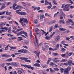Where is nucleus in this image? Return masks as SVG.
Here are the masks:
<instances>
[{"label":"nucleus","instance_id":"412c9836","mask_svg":"<svg viewBox=\"0 0 74 74\" xmlns=\"http://www.w3.org/2000/svg\"><path fill=\"white\" fill-rule=\"evenodd\" d=\"M66 30V29H64L63 28H60L59 29V30H60V31H65Z\"/></svg>","mask_w":74,"mask_h":74},{"label":"nucleus","instance_id":"8fccbe9b","mask_svg":"<svg viewBox=\"0 0 74 74\" xmlns=\"http://www.w3.org/2000/svg\"><path fill=\"white\" fill-rule=\"evenodd\" d=\"M55 65V63L52 62L50 64V66H54Z\"/></svg>","mask_w":74,"mask_h":74},{"label":"nucleus","instance_id":"9b49d317","mask_svg":"<svg viewBox=\"0 0 74 74\" xmlns=\"http://www.w3.org/2000/svg\"><path fill=\"white\" fill-rule=\"evenodd\" d=\"M34 53L36 54L37 53L36 55V56H38V58H39V55L40 54V52H37V51H35L34 52Z\"/></svg>","mask_w":74,"mask_h":74},{"label":"nucleus","instance_id":"f03ea898","mask_svg":"<svg viewBox=\"0 0 74 74\" xmlns=\"http://www.w3.org/2000/svg\"><path fill=\"white\" fill-rule=\"evenodd\" d=\"M21 60H24L25 62H27L28 63H31V60H28V58H26L25 57H21L20 58Z\"/></svg>","mask_w":74,"mask_h":74},{"label":"nucleus","instance_id":"2eb2a0df","mask_svg":"<svg viewBox=\"0 0 74 74\" xmlns=\"http://www.w3.org/2000/svg\"><path fill=\"white\" fill-rule=\"evenodd\" d=\"M17 5V4H16V3H14L13 4V6H12V8L14 9V10H15V6Z\"/></svg>","mask_w":74,"mask_h":74},{"label":"nucleus","instance_id":"7ed1b4c3","mask_svg":"<svg viewBox=\"0 0 74 74\" xmlns=\"http://www.w3.org/2000/svg\"><path fill=\"white\" fill-rule=\"evenodd\" d=\"M67 63H64L63 64V65L64 66H71V64L72 63V60H70L69 61H68V62H67Z\"/></svg>","mask_w":74,"mask_h":74},{"label":"nucleus","instance_id":"0e129e2a","mask_svg":"<svg viewBox=\"0 0 74 74\" xmlns=\"http://www.w3.org/2000/svg\"><path fill=\"white\" fill-rule=\"evenodd\" d=\"M6 64L8 66H10V65H12V64H11H11H10V63H6Z\"/></svg>","mask_w":74,"mask_h":74},{"label":"nucleus","instance_id":"2f4dec72","mask_svg":"<svg viewBox=\"0 0 74 74\" xmlns=\"http://www.w3.org/2000/svg\"><path fill=\"white\" fill-rule=\"evenodd\" d=\"M54 71H59V69L58 68H54Z\"/></svg>","mask_w":74,"mask_h":74},{"label":"nucleus","instance_id":"7c9ffc66","mask_svg":"<svg viewBox=\"0 0 74 74\" xmlns=\"http://www.w3.org/2000/svg\"><path fill=\"white\" fill-rule=\"evenodd\" d=\"M50 71L51 73H54L55 71L53 70L51 68L50 69Z\"/></svg>","mask_w":74,"mask_h":74},{"label":"nucleus","instance_id":"c03bdc74","mask_svg":"<svg viewBox=\"0 0 74 74\" xmlns=\"http://www.w3.org/2000/svg\"><path fill=\"white\" fill-rule=\"evenodd\" d=\"M8 33H11V29H8Z\"/></svg>","mask_w":74,"mask_h":74},{"label":"nucleus","instance_id":"79ce46f5","mask_svg":"<svg viewBox=\"0 0 74 74\" xmlns=\"http://www.w3.org/2000/svg\"><path fill=\"white\" fill-rule=\"evenodd\" d=\"M18 38H20V39H18V40H19V41H21V40H23V38H22V37H18Z\"/></svg>","mask_w":74,"mask_h":74},{"label":"nucleus","instance_id":"f257e3e1","mask_svg":"<svg viewBox=\"0 0 74 74\" xmlns=\"http://www.w3.org/2000/svg\"><path fill=\"white\" fill-rule=\"evenodd\" d=\"M71 67L68 66L67 68L65 69L64 71V74H69V71L71 69Z\"/></svg>","mask_w":74,"mask_h":74},{"label":"nucleus","instance_id":"0eeeda50","mask_svg":"<svg viewBox=\"0 0 74 74\" xmlns=\"http://www.w3.org/2000/svg\"><path fill=\"white\" fill-rule=\"evenodd\" d=\"M56 59H58V58H55L54 59H52V60H53V62H55V63H58V62L60 61V60H59Z\"/></svg>","mask_w":74,"mask_h":74},{"label":"nucleus","instance_id":"338daca9","mask_svg":"<svg viewBox=\"0 0 74 74\" xmlns=\"http://www.w3.org/2000/svg\"><path fill=\"white\" fill-rule=\"evenodd\" d=\"M73 53H69V56H71V55H72V54H73Z\"/></svg>","mask_w":74,"mask_h":74},{"label":"nucleus","instance_id":"f3484780","mask_svg":"<svg viewBox=\"0 0 74 74\" xmlns=\"http://www.w3.org/2000/svg\"><path fill=\"white\" fill-rule=\"evenodd\" d=\"M23 34V32L21 31L20 32L17 33L16 34L17 35V36H20V35H21V34Z\"/></svg>","mask_w":74,"mask_h":74},{"label":"nucleus","instance_id":"72a5a7b5","mask_svg":"<svg viewBox=\"0 0 74 74\" xmlns=\"http://www.w3.org/2000/svg\"><path fill=\"white\" fill-rule=\"evenodd\" d=\"M24 43L25 44L28 45V44H29V41H24Z\"/></svg>","mask_w":74,"mask_h":74},{"label":"nucleus","instance_id":"a18cd8bd","mask_svg":"<svg viewBox=\"0 0 74 74\" xmlns=\"http://www.w3.org/2000/svg\"><path fill=\"white\" fill-rule=\"evenodd\" d=\"M66 25H70V21H67L66 22Z\"/></svg>","mask_w":74,"mask_h":74},{"label":"nucleus","instance_id":"c756f323","mask_svg":"<svg viewBox=\"0 0 74 74\" xmlns=\"http://www.w3.org/2000/svg\"><path fill=\"white\" fill-rule=\"evenodd\" d=\"M25 66V67H27L28 69H30V67H31V66L27 65H26Z\"/></svg>","mask_w":74,"mask_h":74},{"label":"nucleus","instance_id":"e2e57ef3","mask_svg":"<svg viewBox=\"0 0 74 74\" xmlns=\"http://www.w3.org/2000/svg\"><path fill=\"white\" fill-rule=\"evenodd\" d=\"M51 23L52 24L53 23H55V22H56V21H51Z\"/></svg>","mask_w":74,"mask_h":74},{"label":"nucleus","instance_id":"20e7f679","mask_svg":"<svg viewBox=\"0 0 74 74\" xmlns=\"http://www.w3.org/2000/svg\"><path fill=\"white\" fill-rule=\"evenodd\" d=\"M35 38L36 42H35V45L36 47H38V43H37L38 42V39H37V37L36 36H35Z\"/></svg>","mask_w":74,"mask_h":74},{"label":"nucleus","instance_id":"3c124183","mask_svg":"<svg viewBox=\"0 0 74 74\" xmlns=\"http://www.w3.org/2000/svg\"><path fill=\"white\" fill-rule=\"evenodd\" d=\"M68 21H69V22H71V23H73V21H72V20H71V19H69Z\"/></svg>","mask_w":74,"mask_h":74},{"label":"nucleus","instance_id":"b1692460","mask_svg":"<svg viewBox=\"0 0 74 74\" xmlns=\"http://www.w3.org/2000/svg\"><path fill=\"white\" fill-rule=\"evenodd\" d=\"M67 60L66 59H63L61 61V62H67Z\"/></svg>","mask_w":74,"mask_h":74},{"label":"nucleus","instance_id":"423d86ee","mask_svg":"<svg viewBox=\"0 0 74 74\" xmlns=\"http://www.w3.org/2000/svg\"><path fill=\"white\" fill-rule=\"evenodd\" d=\"M1 56L3 58H9V57H10V56L5 54H1Z\"/></svg>","mask_w":74,"mask_h":74},{"label":"nucleus","instance_id":"393cba45","mask_svg":"<svg viewBox=\"0 0 74 74\" xmlns=\"http://www.w3.org/2000/svg\"><path fill=\"white\" fill-rule=\"evenodd\" d=\"M53 55L54 56H58L59 55V54L57 53H53Z\"/></svg>","mask_w":74,"mask_h":74},{"label":"nucleus","instance_id":"bf43d9fd","mask_svg":"<svg viewBox=\"0 0 74 74\" xmlns=\"http://www.w3.org/2000/svg\"><path fill=\"white\" fill-rule=\"evenodd\" d=\"M60 19H63V16L62 15L60 16Z\"/></svg>","mask_w":74,"mask_h":74},{"label":"nucleus","instance_id":"58836bf2","mask_svg":"<svg viewBox=\"0 0 74 74\" xmlns=\"http://www.w3.org/2000/svg\"><path fill=\"white\" fill-rule=\"evenodd\" d=\"M53 2L54 4H55V5H57V3H56V2L55 0H53Z\"/></svg>","mask_w":74,"mask_h":74},{"label":"nucleus","instance_id":"a211bd4d","mask_svg":"<svg viewBox=\"0 0 74 74\" xmlns=\"http://www.w3.org/2000/svg\"><path fill=\"white\" fill-rule=\"evenodd\" d=\"M40 17L41 19H42L43 18H45V17H44V15H42L41 14H40Z\"/></svg>","mask_w":74,"mask_h":74},{"label":"nucleus","instance_id":"a19ab883","mask_svg":"<svg viewBox=\"0 0 74 74\" xmlns=\"http://www.w3.org/2000/svg\"><path fill=\"white\" fill-rule=\"evenodd\" d=\"M60 70H61V73H63V71H64V69L61 68Z\"/></svg>","mask_w":74,"mask_h":74},{"label":"nucleus","instance_id":"6e6d98bb","mask_svg":"<svg viewBox=\"0 0 74 74\" xmlns=\"http://www.w3.org/2000/svg\"><path fill=\"white\" fill-rule=\"evenodd\" d=\"M12 32H13V33H15V34H17V33H16V31L15 30H12Z\"/></svg>","mask_w":74,"mask_h":74},{"label":"nucleus","instance_id":"ea45409f","mask_svg":"<svg viewBox=\"0 0 74 74\" xmlns=\"http://www.w3.org/2000/svg\"><path fill=\"white\" fill-rule=\"evenodd\" d=\"M11 13L9 12L8 13V12H7L6 13V15H10Z\"/></svg>","mask_w":74,"mask_h":74},{"label":"nucleus","instance_id":"6ab92c4d","mask_svg":"<svg viewBox=\"0 0 74 74\" xmlns=\"http://www.w3.org/2000/svg\"><path fill=\"white\" fill-rule=\"evenodd\" d=\"M23 22L24 23H26L27 24L28 23V21H27V19L25 18V19L23 21Z\"/></svg>","mask_w":74,"mask_h":74},{"label":"nucleus","instance_id":"c85d7f7f","mask_svg":"<svg viewBox=\"0 0 74 74\" xmlns=\"http://www.w3.org/2000/svg\"><path fill=\"white\" fill-rule=\"evenodd\" d=\"M53 27H50V29L49 31V32H51L52 31V29L53 28Z\"/></svg>","mask_w":74,"mask_h":74},{"label":"nucleus","instance_id":"052dcab7","mask_svg":"<svg viewBox=\"0 0 74 74\" xmlns=\"http://www.w3.org/2000/svg\"><path fill=\"white\" fill-rule=\"evenodd\" d=\"M55 34V32H53L51 35H50V37H52L53 36V35Z\"/></svg>","mask_w":74,"mask_h":74},{"label":"nucleus","instance_id":"f704fd0d","mask_svg":"<svg viewBox=\"0 0 74 74\" xmlns=\"http://www.w3.org/2000/svg\"><path fill=\"white\" fill-rule=\"evenodd\" d=\"M4 25V23L2 22L1 23H0V27H2Z\"/></svg>","mask_w":74,"mask_h":74},{"label":"nucleus","instance_id":"603ef678","mask_svg":"<svg viewBox=\"0 0 74 74\" xmlns=\"http://www.w3.org/2000/svg\"><path fill=\"white\" fill-rule=\"evenodd\" d=\"M38 12H44V10H39L38 11Z\"/></svg>","mask_w":74,"mask_h":74},{"label":"nucleus","instance_id":"6e6552de","mask_svg":"<svg viewBox=\"0 0 74 74\" xmlns=\"http://www.w3.org/2000/svg\"><path fill=\"white\" fill-rule=\"evenodd\" d=\"M18 14H19V15H26V13L25 12H21L18 13Z\"/></svg>","mask_w":74,"mask_h":74},{"label":"nucleus","instance_id":"f8f14e48","mask_svg":"<svg viewBox=\"0 0 74 74\" xmlns=\"http://www.w3.org/2000/svg\"><path fill=\"white\" fill-rule=\"evenodd\" d=\"M19 73L20 74H23L22 72H23V70L19 69V70L18 71Z\"/></svg>","mask_w":74,"mask_h":74},{"label":"nucleus","instance_id":"680f3d73","mask_svg":"<svg viewBox=\"0 0 74 74\" xmlns=\"http://www.w3.org/2000/svg\"><path fill=\"white\" fill-rule=\"evenodd\" d=\"M8 22L10 24H12V23H13L12 21H8Z\"/></svg>","mask_w":74,"mask_h":74},{"label":"nucleus","instance_id":"bb28decb","mask_svg":"<svg viewBox=\"0 0 74 74\" xmlns=\"http://www.w3.org/2000/svg\"><path fill=\"white\" fill-rule=\"evenodd\" d=\"M38 20L37 19H35L34 21V23L35 24H37L38 23Z\"/></svg>","mask_w":74,"mask_h":74},{"label":"nucleus","instance_id":"09e8293b","mask_svg":"<svg viewBox=\"0 0 74 74\" xmlns=\"http://www.w3.org/2000/svg\"><path fill=\"white\" fill-rule=\"evenodd\" d=\"M38 30H39L38 29L36 28L35 30V32H36V33H37V32H38Z\"/></svg>","mask_w":74,"mask_h":74},{"label":"nucleus","instance_id":"5fc2aeb1","mask_svg":"<svg viewBox=\"0 0 74 74\" xmlns=\"http://www.w3.org/2000/svg\"><path fill=\"white\" fill-rule=\"evenodd\" d=\"M22 3H23V5L24 7H26V4L24 2H22Z\"/></svg>","mask_w":74,"mask_h":74},{"label":"nucleus","instance_id":"13d9d810","mask_svg":"<svg viewBox=\"0 0 74 74\" xmlns=\"http://www.w3.org/2000/svg\"><path fill=\"white\" fill-rule=\"evenodd\" d=\"M4 29L5 30L7 31L8 30V28L7 27H4Z\"/></svg>","mask_w":74,"mask_h":74},{"label":"nucleus","instance_id":"aec40b11","mask_svg":"<svg viewBox=\"0 0 74 74\" xmlns=\"http://www.w3.org/2000/svg\"><path fill=\"white\" fill-rule=\"evenodd\" d=\"M34 66L36 67H40V65L39 64L36 63L34 65Z\"/></svg>","mask_w":74,"mask_h":74},{"label":"nucleus","instance_id":"4468645a","mask_svg":"<svg viewBox=\"0 0 74 74\" xmlns=\"http://www.w3.org/2000/svg\"><path fill=\"white\" fill-rule=\"evenodd\" d=\"M11 64L12 65H13V66H17L18 64V63L16 62H12Z\"/></svg>","mask_w":74,"mask_h":74},{"label":"nucleus","instance_id":"49530a36","mask_svg":"<svg viewBox=\"0 0 74 74\" xmlns=\"http://www.w3.org/2000/svg\"><path fill=\"white\" fill-rule=\"evenodd\" d=\"M65 41H63L62 42H61V44H63V45H64L65 43Z\"/></svg>","mask_w":74,"mask_h":74},{"label":"nucleus","instance_id":"dca6fc26","mask_svg":"<svg viewBox=\"0 0 74 74\" xmlns=\"http://www.w3.org/2000/svg\"><path fill=\"white\" fill-rule=\"evenodd\" d=\"M23 34H24L25 35V36H26L27 37H28V36L27 35V32H25L24 31H23Z\"/></svg>","mask_w":74,"mask_h":74},{"label":"nucleus","instance_id":"cd10ccee","mask_svg":"<svg viewBox=\"0 0 74 74\" xmlns=\"http://www.w3.org/2000/svg\"><path fill=\"white\" fill-rule=\"evenodd\" d=\"M30 34L31 37H32V30H30Z\"/></svg>","mask_w":74,"mask_h":74},{"label":"nucleus","instance_id":"4be33fe9","mask_svg":"<svg viewBox=\"0 0 74 74\" xmlns=\"http://www.w3.org/2000/svg\"><path fill=\"white\" fill-rule=\"evenodd\" d=\"M12 60V59L11 58H9L8 59L6 60L5 61L6 62H11Z\"/></svg>","mask_w":74,"mask_h":74},{"label":"nucleus","instance_id":"9d476101","mask_svg":"<svg viewBox=\"0 0 74 74\" xmlns=\"http://www.w3.org/2000/svg\"><path fill=\"white\" fill-rule=\"evenodd\" d=\"M59 23H62V24H65V22L63 20H61V21H60L58 22Z\"/></svg>","mask_w":74,"mask_h":74},{"label":"nucleus","instance_id":"39448f33","mask_svg":"<svg viewBox=\"0 0 74 74\" xmlns=\"http://www.w3.org/2000/svg\"><path fill=\"white\" fill-rule=\"evenodd\" d=\"M60 38V36H57L55 39V41L56 42H58V41H59Z\"/></svg>","mask_w":74,"mask_h":74},{"label":"nucleus","instance_id":"c9c22d12","mask_svg":"<svg viewBox=\"0 0 74 74\" xmlns=\"http://www.w3.org/2000/svg\"><path fill=\"white\" fill-rule=\"evenodd\" d=\"M20 7V6L18 5L17 7H15V10H16L17 9H18Z\"/></svg>","mask_w":74,"mask_h":74},{"label":"nucleus","instance_id":"69168bd1","mask_svg":"<svg viewBox=\"0 0 74 74\" xmlns=\"http://www.w3.org/2000/svg\"><path fill=\"white\" fill-rule=\"evenodd\" d=\"M4 64H5L4 63H3L2 65H1V64H0V65L1 66H2V67H4Z\"/></svg>","mask_w":74,"mask_h":74},{"label":"nucleus","instance_id":"a878e982","mask_svg":"<svg viewBox=\"0 0 74 74\" xmlns=\"http://www.w3.org/2000/svg\"><path fill=\"white\" fill-rule=\"evenodd\" d=\"M5 8V6L4 5V6H2L1 8L0 9V10H2L4 9V8Z\"/></svg>","mask_w":74,"mask_h":74},{"label":"nucleus","instance_id":"37998d69","mask_svg":"<svg viewBox=\"0 0 74 74\" xmlns=\"http://www.w3.org/2000/svg\"><path fill=\"white\" fill-rule=\"evenodd\" d=\"M23 29V28H21L20 29H18L16 30V32H19V31H21V30H22Z\"/></svg>","mask_w":74,"mask_h":74},{"label":"nucleus","instance_id":"4d7b16f0","mask_svg":"<svg viewBox=\"0 0 74 74\" xmlns=\"http://www.w3.org/2000/svg\"><path fill=\"white\" fill-rule=\"evenodd\" d=\"M66 56V54H61V56L62 57H64Z\"/></svg>","mask_w":74,"mask_h":74},{"label":"nucleus","instance_id":"ddd939ff","mask_svg":"<svg viewBox=\"0 0 74 74\" xmlns=\"http://www.w3.org/2000/svg\"><path fill=\"white\" fill-rule=\"evenodd\" d=\"M26 52H27V50L24 49L21 50V53H26Z\"/></svg>","mask_w":74,"mask_h":74},{"label":"nucleus","instance_id":"5701e85b","mask_svg":"<svg viewBox=\"0 0 74 74\" xmlns=\"http://www.w3.org/2000/svg\"><path fill=\"white\" fill-rule=\"evenodd\" d=\"M45 39L46 40H49L51 39V37L47 36L45 37Z\"/></svg>","mask_w":74,"mask_h":74},{"label":"nucleus","instance_id":"473e14b6","mask_svg":"<svg viewBox=\"0 0 74 74\" xmlns=\"http://www.w3.org/2000/svg\"><path fill=\"white\" fill-rule=\"evenodd\" d=\"M61 51L62 52H65V51H66V49H64L63 48H62Z\"/></svg>","mask_w":74,"mask_h":74},{"label":"nucleus","instance_id":"e433bc0d","mask_svg":"<svg viewBox=\"0 0 74 74\" xmlns=\"http://www.w3.org/2000/svg\"><path fill=\"white\" fill-rule=\"evenodd\" d=\"M10 48L12 49H16V47H10Z\"/></svg>","mask_w":74,"mask_h":74},{"label":"nucleus","instance_id":"de8ad7c7","mask_svg":"<svg viewBox=\"0 0 74 74\" xmlns=\"http://www.w3.org/2000/svg\"><path fill=\"white\" fill-rule=\"evenodd\" d=\"M54 27L56 28H57V27H59V26H58V24H56Z\"/></svg>","mask_w":74,"mask_h":74},{"label":"nucleus","instance_id":"864d4df0","mask_svg":"<svg viewBox=\"0 0 74 74\" xmlns=\"http://www.w3.org/2000/svg\"><path fill=\"white\" fill-rule=\"evenodd\" d=\"M21 10H17L16 11V13H18V14H19V11H21Z\"/></svg>","mask_w":74,"mask_h":74},{"label":"nucleus","instance_id":"4c0bfd02","mask_svg":"<svg viewBox=\"0 0 74 74\" xmlns=\"http://www.w3.org/2000/svg\"><path fill=\"white\" fill-rule=\"evenodd\" d=\"M42 67H43V68H47V65H43L42 66Z\"/></svg>","mask_w":74,"mask_h":74},{"label":"nucleus","instance_id":"774afa93","mask_svg":"<svg viewBox=\"0 0 74 74\" xmlns=\"http://www.w3.org/2000/svg\"><path fill=\"white\" fill-rule=\"evenodd\" d=\"M11 2H8L7 3V4L6 5H7V6L9 4H11Z\"/></svg>","mask_w":74,"mask_h":74},{"label":"nucleus","instance_id":"1a4fd4ad","mask_svg":"<svg viewBox=\"0 0 74 74\" xmlns=\"http://www.w3.org/2000/svg\"><path fill=\"white\" fill-rule=\"evenodd\" d=\"M71 5L70 4H68L66 5H65V7H64V8H66V9H67L68 8H69Z\"/></svg>","mask_w":74,"mask_h":74}]
</instances>
